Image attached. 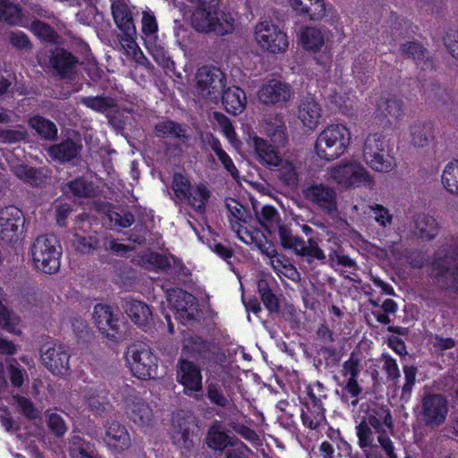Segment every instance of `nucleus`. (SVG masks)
<instances>
[{
  "label": "nucleus",
  "mask_w": 458,
  "mask_h": 458,
  "mask_svg": "<svg viewBox=\"0 0 458 458\" xmlns=\"http://www.w3.org/2000/svg\"><path fill=\"white\" fill-rule=\"evenodd\" d=\"M259 225L269 233H278L284 249L292 250L297 255L307 258L309 262L313 259L324 260L326 255L313 239L304 242L301 238L293 235L291 229L281 223L278 211L271 205L263 206L256 211Z\"/></svg>",
  "instance_id": "nucleus-1"
},
{
  "label": "nucleus",
  "mask_w": 458,
  "mask_h": 458,
  "mask_svg": "<svg viewBox=\"0 0 458 458\" xmlns=\"http://www.w3.org/2000/svg\"><path fill=\"white\" fill-rule=\"evenodd\" d=\"M327 174L329 180L346 189L374 186L369 172L355 159L343 160L329 167Z\"/></svg>",
  "instance_id": "nucleus-2"
},
{
  "label": "nucleus",
  "mask_w": 458,
  "mask_h": 458,
  "mask_svg": "<svg viewBox=\"0 0 458 458\" xmlns=\"http://www.w3.org/2000/svg\"><path fill=\"white\" fill-rule=\"evenodd\" d=\"M351 141V133L343 124L327 126L318 135L315 150L317 155L326 160H334L341 157Z\"/></svg>",
  "instance_id": "nucleus-3"
},
{
  "label": "nucleus",
  "mask_w": 458,
  "mask_h": 458,
  "mask_svg": "<svg viewBox=\"0 0 458 458\" xmlns=\"http://www.w3.org/2000/svg\"><path fill=\"white\" fill-rule=\"evenodd\" d=\"M191 25L199 32L224 36L234 30V19L231 13L217 8H196L192 13Z\"/></svg>",
  "instance_id": "nucleus-4"
},
{
  "label": "nucleus",
  "mask_w": 458,
  "mask_h": 458,
  "mask_svg": "<svg viewBox=\"0 0 458 458\" xmlns=\"http://www.w3.org/2000/svg\"><path fill=\"white\" fill-rule=\"evenodd\" d=\"M432 276L443 285L458 291V245L455 240L436 253L432 262Z\"/></svg>",
  "instance_id": "nucleus-5"
},
{
  "label": "nucleus",
  "mask_w": 458,
  "mask_h": 458,
  "mask_svg": "<svg viewBox=\"0 0 458 458\" xmlns=\"http://www.w3.org/2000/svg\"><path fill=\"white\" fill-rule=\"evenodd\" d=\"M388 141L380 133L367 136L363 146V157L366 163L375 171L389 173L396 166Z\"/></svg>",
  "instance_id": "nucleus-6"
},
{
  "label": "nucleus",
  "mask_w": 458,
  "mask_h": 458,
  "mask_svg": "<svg viewBox=\"0 0 458 458\" xmlns=\"http://www.w3.org/2000/svg\"><path fill=\"white\" fill-rule=\"evenodd\" d=\"M31 256L35 267L46 274L59 270L61 248L53 235L38 237L31 246Z\"/></svg>",
  "instance_id": "nucleus-7"
},
{
  "label": "nucleus",
  "mask_w": 458,
  "mask_h": 458,
  "mask_svg": "<svg viewBox=\"0 0 458 458\" xmlns=\"http://www.w3.org/2000/svg\"><path fill=\"white\" fill-rule=\"evenodd\" d=\"M449 410V402L445 395L427 393L420 398L417 413L425 426L437 428L445 423Z\"/></svg>",
  "instance_id": "nucleus-8"
},
{
  "label": "nucleus",
  "mask_w": 458,
  "mask_h": 458,
  "mask_svg": "<svg viewBox=\"0 0 458 458\" xmlns=\"http://www.w3.org/2000/svg\"><path fill=\"white\" fill-rule=\"evenodd\" d=\"M196 91L199 97L217 101L226 86V76L218 67L203 65L196 75Z\"/></svg>",
  "instance_id": "nucleus-9"
},
{
  "label": "nucleus",
  "mask_w": 458,
  "mask_h": 458,
  "mask_svg": "<svg viewBox=\"0 0 458 458\" xmlns=\"http://www.w3.org/2000/svg\"><path fill=\"white\" fill-rule=\"evenodd\" d=\"M125 359L132 374L140 379H150L157 376V357L145 344H131Z\"/></svg>",
  "instance_id": "nucleus-10"
},
{
  "label": "nucleus",
  "mask_w": 458,
  "mask_h": 458,
  "mask_svg": "<svg viewBox=\"0 0 458 458\" xmlns=\"http://www.w3.org/2000/svg\"><path fill=\"white\" fill-rule=\"evenodd\" d=\"M254 37L256 43L262 50L273 55L286 52L289 46L286 33L268 20L256 24Z\"/></svg>",
  "instance_id": "nucleus-11"
},
{
  "label": "nucleus",
  "mask_w": 458,
  "mask_h": 458,
  "mask_svg": "<svg viewBox=\"0 0 458 458\" xmlns=\"http://www.w3.org/2000/svg\"><path fill=\"white\" fill-rule=\"evenodd\" d=\"M123 411L127 419L140 428H146L153 421L149 404L138 394L130 392L123 399Z\"/></svg>",
  "instance_id": "nucleus-12"
},
{
  "label": "nucleus",
  "mask_w": 458,
  "mask_h": 458,
  "mask_svg": "<svg viewBox=\"0 0 458 458\" xmlns=\"http://www.w3.org/2000/svg\"><path fill=\"white\" fill-rule=\"evenodd\" d=\"M167 301L174 310L175 318L182 324L193 319L198 312V304L195 297L182 289L169 291Z\"/></svg>",
  "instance_id": "nucleus-13"
},
{
  "label": "nucleus",
  "mask_w": 458,
  "mask_h": 458,
  "mask_svg": "<svg viewBox=\"0 0 458 458\" xmlns=\"http://www.w3.org/2000/svg\"><path fill=\"white\" fill-rule=\"evenodd\" d=\"M176 380L183 386V393L192 395L202 390L201 369L196 363L181 360L176 368Z\"/></svg>",
  "instance_id": "nucleus-14"
},
{
  "label": "nucleus",
  "mask_w": 458,
  "mask_h": 458,
  "mask_svg": "<svg viewBox=\"0 0 458 458\" xmlns=\"http://www.w3.org/2000/svg\"><path fill=\"white\" fill-rule=\"evenodd\" d=\"M361 369V360L359 355L352 352L348 360L343 363L340 370V375L343 377L344 390L355 398L352 401L353 406L358 403L357 397L361 393V386L357 380Z\"/></svg>",
  "instance_id": "nucleus-15"
},
{
  "label": "nucleus",
  "mask_w": 458,
  "mask_h": 458,
  "mask_svg": "<svg viewBox=\"0 0 458 458\" xmlns=\"http://www.w3.org/2000/svg\"><path fill=\"white\" fill-rule=\"evenodd\" d=\"M366 423L375 429L377 434V442L387 457L397 458L392 440L385 434L386 428L389 430L393 429V419L390 412L386 410H380L375 415H369Z\"/></svg>",
  "instance_id": "nucleus-16"
},
{
  "label": "nucleus",
  "mask_w": 458,
  "mask_h": 458,
  "mask_svg": "<svg viewBox=\"0 0 458 458\" xmlns=\"http://www.w3.org/2000/svg\"><path fill=\"white\" fill-rule=\"evenodd\" d=\"M304 195L308 200L328 214L337 209V195L333 187L323 183L312 184L304 190Z\"/></svg>",
  "instance_id": "nucleus-17"
},
{
  "label": "nucleus",
  "mask_w": 458,
  "mask_h": 458,
  "mask_svg": "<svg viewBox=\"0 0 458 458\" xmlns=\"http://www.w3.org/2000/svg\"><path fill=\"white\" fill-rule=\"evenodd\" d=\"M292 87L281 81L271 80L258 92L259 99L264 104L283 106L293 98Z\"/></svg>",
  "instance_id": "nucleus-18"
},
{
  "label": "nucleus",
  "mask_w": 458,
  "mask_h": 458,
  "mask_svg": "<svg viewBox=\"0 0 458 458\" xmlns=\"http://www.w3.org/2000/svg\"><path fill=\"white\" fill-rule=\"evenodd\" d=\"M41 360L45 367L55 375H66L70 369V355L61 344L46 349L41 354Z\"/></svg>",
  "instance_id": "nucleus-19"
},
{
  "label": "nucleus",
  "mask_w": 458,
  "mask_h": 458,
  "mask_svg": "<svg viewBox=\"0 0 458 458\" xmlns=\"http://www.w3.org/2000/svg\"><path fill=\"white\" fill-rule=\"evenodd\" d=\"M93 319L99 331L108 337H114L120 330V318L118 312L106 304H97L94 307Z\"/></svg>",
  "instance_id": "nucleus-20"
},
{
  "label": "nucleus",
  "mask_w": 458,
  "mask_h": 458,
  "mask_svg": "<svg viewBox=\"0 0 458 458\" xmlns=\"http://www.w3.org/2000/svg\"><path fill=\"white\" fill-rule=\"evenodd\" d=\"M22 212L14 206L0 210V238L11 242L16 236L18 229L23 225Z\"/></svg>",
  "instance_id": "nucleus-21"
},
{
  "label": "nucleus",
  "mask_w": 458,
  "mask_h": 458,
  "mask_svg": "<svg viewBox=\"0 0 458 458\" xmlns=\"http://www.w3.org/2000/svg\"><path fill=\"white\" fill-rule=\"evenodd\" d=\"M51 67L63 79L71 78L76 71L79 59L63 47H55L50 55Z\"/></svg>",
  "instance_id": "nucleus-22"
},
{
  "label": "nucleus",
  "mask_w": 458,
  "mask_h": 458,
  "mask_svg": "<svg viewBox=\"0 0 458 458\" xmlns=\"http://www.w3.org/2000/svg\"><path fill=\"white\" fill-rule=\"evenodd\" d=\"M225 206L229 213L228 217L232 229L236 232L242 242L247 244L250 243L252 236L240 224L245 220L246 210L244 207L234 199H226Z\"/></svg>",
  "instance_id": "nucleus-23"
},
{
  "label": "nucleus",
  "mask_w": 458,
  "mask_h": 458,
  "mask_svg": "<svg viewBox=\"0 0 458 458\" xmlns=\"http://www.w3.org/2000/svg\"><path fill=\"white\" fill-rule=\"evenodd\" d=\"M104 440L108 448L115 452L123 451L131 446V437L127 428L116 421L107 425Z\"/></svg>",
  "instance_id": "nucleus-24"
},
{
  "label": "nucleus",
  "mask_w": 458,
  "mask_h": 458,
  "mask_svg": "<svg viewBox=\"0 0 458 458\" xmlns=\"http://www.w3.org/2000/svg\"><path fill=\"white\" fill-rule=\"evenodd\" d=\"M223 105L229 114H241L245 109L247 98L239 87H229L222 93Z\"/></svg>",
  "instance_id": "nucleus-25"
},
{
  "label": "nucleus",
  "mask_w": 458,
  "mask_h": 458,
  "mask_svg": "<svg viewBox=\"0 0 458 458\" xmlns=\"http://www.w3.org/2000/svg\"><path fill=\"white\" fill-rule=\"evenodd\" d=\"M114 23L121 30V35H136V27L128 6L121 2H114L111 5Z\"/></svg>",
  "instance_id": "nucleus-26"
},
{
  "label": "nucleus",
  "mask_w": 458,
  "mask_h": 458,
  "mask_svg": "<svg viewBox=\"0 0 458 458\" xmlns=\"http://www.w3.org/2000/svg\"><path fill=\"white\" fill-rule=\"evenodd\" d=\"M192 425L191 417L176 413L172 419L171 436L175 445L179 446L189 447V437L191 427Z\"/></svg>",
  "instance_id": "nucleus-27"
},
{
  "label": "nucleus",
  "mask_w": 458,
  "mask_h": 458,
  "mask_svg": "<svg viewBox=\"0 0 458 458\" xmlns=\"http://www.w3.org/2000/svg\"><path fill=\"white\" fill-rule=\"evenodd\" d=\"M124 310L131 321L139 327L148 326L152 319V311L149 306L141 301H127Z\"/></svg>",
  "instance_id": "nucleus-28"
},
{
  "label": "nucleus",
  "mask_w": 458,
  "mask_h": 458,
  "mask_svg": "<svg viewBox=\"0 0 458 458\" xmlns=\"http://www.w3.org/2000/svg\"><path fill=\"white\" fill-rule=\"evenodd\" d=\"M415 233L422 240H433L439 233L440 225L437 219L428 214H420L414 220Z\"/></svg>",
  "instance_id": "nucleus-29"
},
{
  "label": "nucleus",
  "mask_w": 458,
  "mask_h": 458,
  "mask_svg": "<svg viewBox=\"0 0 458 458\" xmlns=\"http://www.w3.org/2000/svg\"><path fill=\"white\" fill-rule=\"evenodd\" d=\"M81 149L80 142L66 140L60 144H55L48 148V155L55 160L66 162L75 158Z\"/></svg>",
  "instance_id": "nucleus-30"
},
{
  "label": "nucleus",
  "mask_w": 458,
  "mask_h": 458,
  "mask_svg": "<svg viewBox=\"0 0 458 458\" xmlns=\"http://www.w3.org/2000/svg\"><path fill=\"white\" fill-rule=\"evenodd\" d=\"M119 42L127 56L131 57L138 64L146 68L151 67V63L144 55L143 52L136 42V35H119Z\"/></svg>",
  "instance_id": "nucleus-31"
},
{
  "label": "nucleus",
  "mask_w": 458,
  "mask_h": 458,
  "mask_svg": "<svg viewBox=\"0 0 458 458\" xmlns=\"http://www.w3.org/2000/svg\"><path fill=\"white\" fill-rule=\"evenodd\" d=\"M401 50L407 57L411 58L421 70L432 68V62L427 49L418 42H406L401 46Z\"/></svg>",
  "instance_id": "nucleus-32"
},
{
  "label": "nucleus",
  "mask_w": 458,
  "mask_h": 458,
  "mask_svg": "<svg viewBox=\"0 0 458 458\" xmlns=\"http://www.w3.org/2000/svg\"><path fill=\"white\" fill-rule=\"evenodd\" d=\"M236 442L234 437L225 431L221 422H216L208 430L207 444L213 449L223 450L228 445H235Z\"/></svg>",
  "instance_id": "nucleus-33"
},
{
  "label": "nucleus",
  "mask_w": 458,
  "mask_h": 458,
  "mask_svg": "<svg viewBox=\"0 0 458 458\" xmlns=\"http://www.w3.org/2000/svg\"><path fill=\"white\" fill-rule=\"evenodd\" d=\"M253 144L259 161L269 167H276L280 163V157L274 147L267 144L261 138L254 137Z\"/></svg>",
  "instance_id": "nucleus-34"
},
{
  "label": "nucleus",
  "mask_w": 458,
  "mask_h": 458,
  "mask_svg": "<svg viewBox=\"0 0 458 458\" xmlns=\"http://www.w3.org/2000/svg\"><path fill=\"white\" fill-rule=\"evenodd\" d=\"M12 172L21 181L32 186L43 183L45 175L40 170L30 167L24 164H13L8 160Z\"/></svg>",
  "instance_id": "nucleus-35"
},
{
  "label": "nucleus",
  "mask_w": 458,
  "mask_h": 458,
  "mask_svg": "<svg viewBox=\"0 0 458 458\" xmlns=\"http://www.w3.org/2000/svg\"><path fill=\"white\" fill-rule=\"evenodd\" d=\"M411 143L415 148L427 147L433 139V129L430 123H415L410 128Z\"/></svg>",
  "instance_id": "nucleus-36"
},
{
  "label": "nucleus",
  "mask_w": 458,
  "mask_h": 458,
  "mask_svg": "<svg viewBox=\"0 0 458 458\" xmlns=\"http://www.w3.org/2000/svg\"><path fill=\"white\" fill-rule=\"evenodd\" d=\"M301 420L303 425L310 429L318 428L326 420L323 405H304Z\"/></svg>",
  "instance_id": "nucleus-37"
},
{
  "label": "nucleus",
  "mask_w": 458,
  "mask_h": 458,
  "mask_svg": "<svg viewBox=\"0 0 458 458\" xmlns=\"http://www.w3.org/2000/svg\"><path fill=\"white\" fill-rule=\"evenodd\" d=\"M441 183L448 193L458 196V159H454L445 165Z\"/></svg>",
  "instance_id": "nucleus-38"
},
{
  "label": "nucleus",
  "mask_w": 458,
  "mask_h": 458,
  "mask_svg": "<svg viewBox=\"0 0 458 458\" xmlns=\"http://www.w3.org/2000/svg\"><path fill=\"white\" fill-rule=\"evenodd\" d=\"M210 191L203 183L194 184L189 192L185 201L196 211L202 213L206 208V204L210 198Z\"/></svg>",
  "instance_id": "nucleus-39"
},
{
  "label": "nucleus",
  "mask_w": 458,
  "mask_h": 458,
  "mask_svg": "<svg viewBox=\"0 0 458 458\" xmlns=\"http://www.w3.org/2000/svg\"><path fill=\"white\" fill-rule=\"evenodd\" d=\"M22 13L19 4L10 0H0V21L12 26L22 25Z\"/></svg>",
  "instance_id": "nucleus-40"
},
{
  "label": "nucleus",
  "mask_w": 458,
  "mask_h": 458,
  "mask_svg": "<svg viewBox=\"0 0 458 458\" xmlns=\"http://www.w3.org/2000/svg\"><path fill=\"white\" fill-rule=\"evenodd\" d=\"M300 40L305 49L318 51L324 43L325 38L320 30L316 27H305L300 34Z\"/></svg>",
  "instance_id": "nucleus-41"
},
{
  "label": "nucleus",
  "mask_w": 458,
  "mask_h": 458,
  "mask_svg": "<svg viewBox=\"0 0 458 458\" xmlns=\"http://www.w3.org/2000/svg\"><path fill=\"white\" fill-rule=\"evenodd\" d=\"M141 33L144 44H153L158 39V24L155 14L150 11L142 12Z\"/></svg>",
  "instance_id": "nucleus-42"
},
{
  "label": "nucleus",
  "mask_w": 458,
  "mask_h": 458,
  "mask_svg": "<svg viewBox=\"0 0 458 458\" xmlns=\"http://www.w3.org/2000/svg\"><path fill=\"white\" fill-rule=\"evenodd\" d=\"M270 265L279 276H284L292 281H298L301 278L297 268L283 254H279L276 259H272Z\"/></svg>",
  "instance_id": "nucleus-43"
},
{
  "label": "nucleus",
  "mask_w": 458,
  "mask_h": 458,
  "mask_svg": "<svg viewBox=\"0 0 458 458\" xmlns=\"http://www.w3.org/2000/svg\"><path fill=\"white\" fill-rule=\"evenodd\" d=\"M30 126L46 140H55L57 135L56 125L44 116H31L29 120Z\"/></svg>",
  "instance_id": "nucleus-44"
},
{
  "label": "nucleus",
  "mask_w": 458,
  "mask_h": 458,
  "mask_svg": "<svg viewBox=\"0 0 458 458\" xmlns=\"http://www.w3.org/2000/svg\"><path fill=\"white\" fill-rule=\"evenodd\" d=\"M81 103L91 110L98 113H105L117 106L116 100L108 96L84 97Z\"/></svg>",
  "instance_id": "nucleus-45"
},
{
  "label": "nucleus",
  "mask_w": 458,
  "mask_h": 458,
  "mask_svg": "<svg viewBox=\"0 0 458 458\" xmlns=\"http://www.w3.org/2000/svg\"><path fill=\"white\" fill-rule=\"evenodd\" d=\"M0 327L13 335H21V318L0 302Z\"/></svg>",
  "instance_id": "nucleus-46"
},
{
  "label": "nucleus",
  "mask_w": 458,
  "mask_h": 458,
  "mask_svg": "<svg viewBox=\"0 0 458 458\" xmlns=\"http://www.w3.org/2000/svg\"><path fill=\"white\" fill-rule=\"evenodd\" d=\"M30 30L39 38L50 43H58L59 35L55 31V30L48 24L35 20L31 22Z\"/></svg>",
  "instance_id": "nucleus-47"
},
{
  "label": "nucleus",
  "mask_w": 458,
  "mask_h": 458,
  "mask_svg": "<svg viewBox=\"0 0 458 458\" xmlns=\"http://www.w3.org/2000/svg\"><path fill=\"white\" fill-rule=\"evenodd\" d=\"M208 398L217 406L231 408L230 392L226 389V394H225L222 387L216 383H211L208 386Z\"/></svg>",
  "instance_id": "nucleus-48"
},
{
  "label": "nucleus",
  "mask_w": 458,
  "mask_h": 458,
  "mask_svg": "<svg viewBox=\"0 0 458 458\" xmlns=\"http://www.w3.org/2000/svg\"><path fill=\"white\" fill-rule=\"evenodd\" d=\"M64 191L72 193L75 197L84 198L94 193V187L90 182L80 178L68 182Z\"/></svg>",
  "instance_id": "nucleus-49"
},
{
  "label": "nucleus",
  "mask_w": 458,
  "mask_h": 458,
  "mask_svg": "<svg viewBox=\"0 0 458 458\" xmlns=\"http://www.w3.org/2000/svg\"><path fill=\"white\" fill-rule=\"evenodd\" d=\"M192 186L186 176L182 174H174L172 189L177 199L180 200L186 199Z\"/></svg>",
  "instance_id": "nucleus-50"
},
{
  "label": "nucleus",
  "mask_w": 458,
  "mask_h": 458,
  "mask_svg": "<svg viewBox=\"0 0 458 458\" xmlns=\"http://www.w3.org/2000/svg\"><path fill=\"white\" fill-rule=\"evenodd\" d=\"M306 394L304 405H315L319 404L322 405V400L326 398V389L324 386L319 382H315L311 385H309L306 387Z\"/></svg>",
  "instance_id": "nucleus-51"
},
{
  "label": "nucleus",
  "mask_w": 458,
  "mask_h": 458,
  "mask_svg": "<svg viewBox=\"0 0 458 458\" xmlns=\"http://www.w3.org/2000/svg\"><path fill=\"white\" fill-rule=\"evenodd\" d=\"M357 436L359 438V445L361 448H373L376 447V437L371 428L366 422H361L357 426Z\"/></svg>",
  "instance_id": "nucleus-52"
},
{
  "label": "nucleus",
  "mask_w": 458,
  "mask_h": 458,
  "mask_svg": "<svg viewBox=\"0 0 458 458\" xmlns=\"http://www.w3.org/2000/svg\"><path fill=\"white\" fill-rule=\"evenodd\" d=\"M46 417L47 426L53 434H55L56 437H62L66 433L68 428L64 420L60 414L51 410H47L46 411Z\"/></svg>",
  "instance_id": "nucleus-53"
},
{
  "label": "nucleus",
  "mask_w": 458,
  "mask_h": 458,
  "mask_svg": "<svg viewBox=\"0 0 458 458\" xmlns=\"http://www.w3.org/2000/svg\"><path fill=\"white\" fill-rule=\"evenodd\" d=\"M278 167V176L287 185H295L298 181L296 169L292 162L283 161L280 158Z\"/></svg>",
  "instance_id": "nucleus-54"
},
{
  "label": "nucleus",
  "mask_w": 458,
  "mask_h": 458,
  "mask_svg": "<svg viewBox=\"0 0 458 458\" xmlns=\"http://www.w3.org/2000/svg\"><path fill=\"white\" fill-rule=\"evenodd\" d=\"M403 101L396 97L381 98L377 103V112L381 114H395L403 110Z\"/></svg>",
  "instance_id": "nucleus-55"
},
{
  "label": "nucleus",
  "mask_w": 458,
  "mask_h": 458,
  "mask_svg": "<svg viewBox=\"0 0 458 458\" xmlns=\"http://www.w3.org/2000/svg\"><path fill=\"white\" fill-rule=\"evenodd\" d=\"M157 40H155L153 44H145L149 54L152 55L154 60L164 68H170L174 64L170 56L166 51L161 46L157 45Z\"/></svg>",
  "instance_id": "nucleus-56"
},
{
  "label": "nucleus",
  "mask_w": 458,
  "mask_h": 458,
  "mask_svg": "<svg viewBox=\"0 0 458 458\" xmlns=\"http://www.w3.org/2000/svg\"><path fill=\"white\" fill-rule=\"evenodd\" d=\"M7 370L11 383L14 387H21L28 377L26 370L13 359L9 360Z\"/></svg>",
  "instance_id": "nucleus-57"
},
{
  "label": "nucleus",
  "mask_w": 458,
  "mask_h": 458,
  "mask_svg": "<svg viewBox=\"0 0 458 458\" xmlns=\"http://www.w3.org/2000/svg\"><path fill=\"white\" fill-rule=\"evenodd\" d=\"M259 293L261 300L269 311H276L278 309L277 299L275 294L269 290L266 281L260 280L258 284Z\"/></svg>",
  "instance_id": "nucleus-58"
},
{
  "label": "nucleus",
  "mask_w": 458,
  "mask_h": 458,
  "mask_svg": "<svg viewBox=\"0 0 458 458\" xmlns=\"http://www.w3.org/2000/svg\"><path fill=\"white\" fill-rule=\"evenodd\" d=\"M155 133L158 137L174 135L179 138L184 136L183 130L172 121H165L157 124L155 128Z\"/></svg>",
  "instance_id": "nucleus-59"
},
{
  "label": "nucleus",
  "mask_w": 458,
  "mask_h": 458,
  "mask_svg": "<svg viewBox=\"0 0 458 458\" xmlns=\"http://www.w3.org/2000/svg\"><path fill=\"white\" fill-rule=\"evenodd\" d=\"M298 108L303 114H319L321 111L319 103L311 94H307L301 98Z\"/></svg>",
  "instance_id": "nucleus-60"
},
{
  "label": "nucleus",
  "mask_w": 458,
  "mask_h": 458,
  "mask_svg": "<svg viewBox=\"0 0 458 458\" xmlns=\"http://www.w3.org/2000/svg\"><path fill=\"white\" fill-rule=\"evenodd\" d=\"M20 411L28 419H36L38 417V411L34 403L27 397L16 394L13 396Z\"/></svg>",
  "instance_id": "nucleus-61"
},
{
  "label": "nucleus",
  "mask_w": 458,
  "mask_h": 458,
  "mask_svg": "<svg viewBox=\"0 0 458 458\" xmlns=\"http://www.w3.org/2000/svg\"><path fill=\"white\" fill-rule=\"evenodd\" d=\"M201 140L208 144L216 153L222 164L228 162L231 157L226 154L221 147L220 141L210 133L201 134Z\"/></svg>",
  "instance_id": "nucleus-62"
},
{
  "label": "nucleus",
  "mask_w": 458,
  "mask_h": 458,
  "mask_svg": "<svg viewBox=\"0 0 458 458\" xmlns=\"http://www.w3.org/2000/svg\"><path fill=\"white\" fill-rule=\"evenodd\" d=\"M370 209L374 214L375 221L380 226L386 228L392 224L393 215L390 213L389 209L379 204L370 206Z\"/></svg>",
  "instance_id": "nucleus-63"
},
{
  "label": "nucleus",
  "mask_w": 458,
  "mask_h": 458,
  "mask_svg": "<svg viewBox=\"0 0 458 458\" xmlns=\"http://www.w3.org/2000/svg\"><path fill=\"white\" fill-rule=\"evenodd\" d=\"M403 373L405 383L402 388V399H409L412 387L415 384L417 369L413 366H404Z\"/></svg>",
  "instance_id": "nucleus-64"
}]
</instances>
